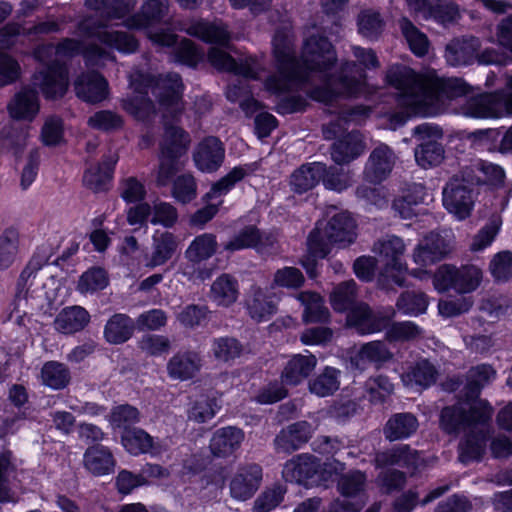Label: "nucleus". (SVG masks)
Returning a JSON list of instances; mask_svg holds the SVG:
<instances>
[{
    "label": "nucleus",
    "mask_w": 512,
    "mask_h": 512,
    "mask_svg": "<svg viewBox=\"0 0 512 512\" xmlns=\"http://www.w3.org/2000/svg\"><path fill=\"white\" fill-rule=\"evenodd\" d=\"M481 48V42L477 37H462L452 40L445 51V58L452 66L472 64Z\"/></svg>",
    "instance_id": "a878e982"
},
{
    "label": "nucleus",
    "mask_w": 512,
    "mask_h": 512,
    "mask_svg": "<svg viewBox=\"0 0 512 512\" xmlns=\"http://www.w3.org/2000/svg\"><path fill=\"white\" fill-rule=\"evenodd\" d=\"M130 89L135 95L130 97V114L139 120H147L155 114L154 102L149 98V91L157 98L163 110L165 132L160 144L157 185H169L179 171V158L187 151L190 143L189 134L182 128L169 124L167 118L177 120L184 110V85L178 73L169 72L153 77L137 72L130 75Z\"/></svg>",
    "instance_id": "7ed1b4c3"
},
{
    "label": "nucleus",
    "mask_w": 512,
    "mask_h": 512,
    "mask_svg": "<svg viewBox=\"0 0 512 512\" xmlns=\"http://www.w3.org/2000/svg\"><path fill=\"white\" fill-rule=\"evenodd\" d=\"M325 173V164L320 162L301 165L290 176L291 189L298 194L313 189Z\"/></svg>",
    "instance_id": "2f4dec72"
},
{
    "label": "nucleus",
    "mask_w": 512,
    "mask_h": 512,
    "mask_svg": "<svg viewBox=\"0 0 512 512\" xmlns=\"http://www.w3.org/2000/svg\"><path fill=\"white\" fill-rule=\"evenodd\" d=\"M393 358V353L387 345L381 341H372L364 344L357 355L351 360L352 365L361 370L363 364L369 362L375 365L377 369L381 368L386 362Z\"/></svg>",
    "instance_id": "c9c22d12"
},
{
    "label": "nucleus",
    "mask_w": 512,
    "mask_h": 512,
    "mask_svg": "<svg viewBox=\"0 0 512 512\" xmlns=\"http://www.w3.org/2000/svg\"><path fill=\"white\" fill-rule=\"evenodd\" d=\"M363 146L356 133L351 132L332 144L331 157L336 164H345L357 158Z\"/></svg>",
    "instance_id": "a19ab883"
},
{
    "label": "nucleus",
    "mask_w": 512,
    "mask_h": 512,
    "mask_svg": "<svg viewBox=\"0 0 512 512\" xmlns=\"http://www.w3.org/2000/svg\"><path fill=\"white\" fill-rule=\"evenodd\" d=\"M18 228L7 227L0 235V269H8L15 261L19 249Z\"/></svg>",
    "instance_id": "864d4df0"
},
{
    "label": "nucleus",
    "mask_w": 512,
    "mask_h": 512,
    "mask_svg": "<svg viewBox=\"0 0 512 512\" xmlns=\"http://www.w3.org/2000/svg\"><path fill=\"white\" fill-rule=\"evenodd\" d=\"M85 6L95 11L96 20L109 23L114 19H122V24L128 27V0H85Z\"/></svg>",
    "instance_id": "f704fd0d"
},
{
    "label": "nucleus",
    "mask_w": 512,
    "mask_h": 512,
    "mask_svg": "<svg viewBox=\"0 0 512 512\" xmlns=\"http://www.w3.org/2000/svg\"><path fill=\"white\" fill-rule=\"evenodd\" d=\"M320 468L318 459L312 455L301 454L289 460L284 465L282 474L286 481L298 484L315 482V476Z\"/></svg>",
    "instance_id": "412c9836"
},
{
    "label": "nucleus",
    "mask_w": 512,
    "mask_h": 512,
    "mask_svg": "<svg viewBox=\"0 0 512 512\" xmlns=\"http://www.w3.org/2000/svg\"><path fill=\"white\" fill-rule=\"evenodd\" d=\"M104 337L110 344H122L128 341V316L113 315L104 327Z\"/></svg>",
    "instance_id": "e2e57ef3"
},
{
    "label": "nucleus",
    "mask_w": 512,
    "mask_h": 512,
    "mask_svg": "<svg viewBox=\"0 0 512 512\" xmlns=\"http://www.w3.org/2000/svg\"><path fill=\"white\" fill-rule=\"evenodd\" d=\"M211 351L217 361L227 363L240 357L243 346L236 338L219 337L213 339Z\"/></svg>",
    "instance_id": "4d7b16f0"
},
{
    "label": "nucleus",
    "mask_w": 512,
    "mask_h": 512,
    "mask_svg": "<svg viewBox=\"0 0 512 512\" xmlns=\"http://www.w3.org/2000/svg\"><path fill=\"white\" fill-rule=\"evenodd\" d=\"M147 219H150L153 224L172 227L178 219V213L173 205L166 202L156 203L153 212L147 203H140L135 208H130V225L142 224Z\"/></svg>",
    "instance_id": "a211bd4d"
},
{
    "label": "nucleus",
    "mask_w": 512,
    "mask_h": 512,
    "mask_svg": "<svg viewBox=\"0 0 512 512\" xmlns=\"http://www.w3.org/2000/svg\"><path fill=\"white\" fill-rule=\"evenodd\" d=\"M374 464L377 468L399 466L413 475L424 466V459L417 450L407 444H401L377 452Z\"/></svg>",
    "instance_id": "ddd939ff"
},
{
    "label": "nucleus",
    "mask_w": 512,
    "mask_h": 512,
    "mask_svg": "<svg viewBox=\"0 0 512 512\" xmlns=\"http://www.w3.org/2000/svg\"><path fill=\"white\" fill-rule=\"evenodd\" d=\"M358 32L367 39H377L382 33L384 21L381 15L373 10H363L357 18Z\"/></svg>",
    "instance_id": "bf43d9fd"
},
{
    "label": "nucleus",
    "mask_w": 512,
    "mask_h": 512,
    "mask_svg": "<svg viewBox=\"0 0 512 512\" xmlns=\"http://www.w3.org/2000/svg\"><path fill=\"white\" fill-rule=\"evenodd\" d=\"M202 366L201 357L194 351L175 354L167 363V371L171 378L188 380L193 378Z\"/></svg>",
    "instance_id": "c756f323"
},
{
    "label": "nucleus",
    "mask_w": 512,
    "mask_h": 512,
    "mask_svg": "<svg viewBox=\"0 0 512 512\" xmlns=\"http://www.w3.org/2000/svg\"><path fill=\"white\" fill-rule=\"evenodd\" d=\"M373 251L379 254L386 262V271L390 273L392 281L398 285H404V277L401 272L406 270V263L403 260L405 244L400 237L387 235L374 244Z\"/></svg>",
    "instance_id": "9b49d317"
},
{
    "label": "nucleus",
    "mask_w": 512,
    "mask_h": 512,
    "mask_svg": "<svg viewBox=\"0 0 512 512\" xmlns=\"http://www.w3.org/2000/svg\"><path fill=\"white\" fill-rule=\"evenodd\" d=\"M327 220H319L308 236V248L315 258H325L332 245L346 247L356 238V222L347 211H335Z\"/></svg>",
    "instance_id": "39448f33"
},
{
    "label": "nucleus",
    "mask_w": 512,
    "mask_h": 512,
    "mask_svg": "<svg viewBox=\"0 0 512 512\" xmlns=\"http://www.w3.org/2000/svg\"><path fill=\"white\" fill-rule=\"evenodd\" d=\"M396 156L386 144H380L370 154L365 167L366 178L374 183H380L391 173Z\"/></svg>",
    "instance_id": "5701e85b"
},
{
    "label": "nucleus",
    "mask_w": 512,
    "mask_h": 512,
    "mask_svg": "<svg viewBox=\"0 0 512 512\" xmlns=\"http://www.w3.org/2000/svg\"><path fill=\"white\" fill-rule=\"evenodd\" d=\"M398 25L411 51L417 56H424L428 52L429 47L427 36L407 17L399 19Z\"/></svg>",
    "instance_id": "5fc2aeb1"
},
{
    "label": "nucleus",
    "mask_w": 512,
    "mask_h": 512,
    "mask_svg": "<svg viewBox=\"0 0 512 512\" xmlns=\"http://www.w3.org/2000/svg\"><path fill=\"white\" fill-rule=\"evenodd\" d=\"M386 80L399 91L398 105L404 109L391 116L394 127L403 125L412 115H437L448 102L458 99L464 116L499 118L512 114V79L509 93H483L470 97H467L468 86L461 79L422 77L405 65L391 66Z\"/></svg>",
    "instance_id": "f03ea898"
},
{
    "label": "nucleus",
    "mask_w": 512,
    "mask_h": 512,
    "mask_svg": "<svg viewBox=\"0 0 512 512\" xmlns=\"http://www.w3.org/2000/svg\"><path fill=\"white\" fill-rule=\"evenodd\" d=\"M312 430V425L307 421H298L287 426L274 439L276 451L289 454L298 450L308 442Z\"/></svg>",
    "instance_id": "4be33fe9"
},
{
    "label": "nucleus",
    "mask_w": 512,
    "mask_h": 512,
    "mask_svg": "<svg viewBox=\"0 0 512 512\" xmlns=\"http://www.w3.org/2000/svg\"><path fill=\"white\" fill-rule=\"evenodd\" d=\"M477 195V187L467 179L461 169L449 179L443 188V206L458 220H465L472 213Z\"/></svg>",
    "instance_id": "0eeeda50"
},
{
    "label": "nucleus",
    "mask_w": 512,
    "mask_h": 512,
    "mask_svg": "<svg viewBox=\"0 0 512 512\" xmlns=\"http://www.w3.org/2000/svg\"><path fill=\"white\" fill-rule=\"evenodd\" d=\"M419 427L417 417L410 412L395 413L389 417L383 427V435L389 442L410 438Z\"/></svg>",
    "instance_id": "bb28decb"
},
{
    "label": "nucleus",
    "mask_w": 512,
    "mask_h": 512,
    "mask_svg": "<svg viewBox=\"0 0 512 512\" xmlns=\"http://www.w3.org/2000/svg\"><path fill=\"white\" fill-rule=\"evenodd\" d=\"M331 114H336L337 118L332 120L322 128L323 136L325 139H335L345 136L347 130L346 125L349 122H358L363 117L368 116L370 109L364 106H337L335 109H329Z\"/></svg>",
    "instance_id": "aec40b11"
},
{
    "label": "nucleus",
    "mask_w": 512,
    "mask_h": 512,
    "mask_svg": "<svg viewBox=\"0 0 512 512\" xmlns=\"http://www.w3.org/2000/svg\"><path fill=\"white\" fill-rule=\"evenodd\" d=\"M244 432L233 426L218 429L210 440V449L214 456L228 457L241 446Z\"/></svg>",
    "instance_id": "c85d7f7f"
},
{
    "label": "nucleus",
    "mask_w": 512,
    "mask_h": 512,
    "mask_svg": "<svg viewBox=\"0 0 512 512\" xmlns=\"http://www.w3.org/2000/svg\"><path fill=\"white\" fill-rule=\"evenodd\" d=\"M85 468L95 476H103L114 470L115 460L111 451L100 444L86 449L83 457Z\"/></svg>",
    "instance_id": "72a5a7b5"
},
{
    "label": "nucleus",
    "mask_w": 512,
    "mask_h": 512,
    "mask_svg": "<svg viewBox=\"0 0 512 512\" xmlns=\"http://www.w3.org/2000/svg\"><path fill=\"white\" fill-rule=\"evenodd\" d=\"M76 96L91 105L105 101L110 95L107 79L97 70L83 73L74 84Z\"/></svg>",
    "instance_id": "f3484780"
},
{
    "label": "nucleus",
    "mask_w": 512,
    "mask_h": 512,
    "mask_svg": "<svg viewBox=\"0 0 512 512\" xmlns=\"http://www.w3.org/2000/svg\"><path fill=\"white\" fill-rule=\"evenodd\" d=\"M108 25L109 23H105L104 20H96L90 15L79 23V28L88 37L97 39L101 44L128 54V32L108 31L106 30Z\"/></svg>",
    "instance_id": "2eb2a0df"
},
{
    "label": "nucleus",
    "mask_w": 512,
    "mask_h": 512,
    "mask_svg": "<svg viewBox=\"0 0 512 512\" xmlns=\"http://www.w3.org/2000/svg\"><path fill=\"white\" fill-rule=\"evenodd\" d=\"M178 247L177 238L170 232L153 237V252L148 266L156 267L165 264L172 258Z\"/></svg>",
    "instance_id": "603ef678"
},
{
    "label": "nucleus",
    "mask_w": 512,
    "mask_h": 512,
    "mask_svg": "<svg viewBox=\"0 0 512 512\" xmlns=\"http://www.w3.org/2000/svg\"><path fill=\"white\" fill-rule=\"evenodd\" d=\"M218 243L212 233H203L194 238L185 251L188 261L200 263L211 258L217 251Z\"/></svg>",
    "instance_id": "8fccbe9b"
},
{
    "label": "nucleus",
    "mask_w": 512,
    "mask_h": 512,
    "mask_svg": "<svg viewBox=\"0 0 512 512\" xmlns=\"http://www.w3.org/2000/svg\"><path fill=\"white\" fill-rule=\"evenodd\" d=\"M365 485L366 475L359 470L342 474L337 482L339 492L345 497L357 496L364 491Z\"/></svg>",
    "instance_id": "0e129e2a"
},
{
    "label": "nucleus",
    "mask_w": 512,
    "mask_h": 512,
    "mask_svg": "<svg viewBox=\"0 0 512 512\" xmlns=\"http://www.w3.org/2000/svg\"><path fill=\"white\" fill-rule=\"evenodd\" d=\"M342 372L331 366L324 367L308 382L309 391L318 397L333 395L340 387Z\"/></svg>",
    "instance_id": "4c0bfd02"
},
{
    "label": "nucleus",
    "mask_w": 512,
    "mask_h": 512,
    "mask_svg": "<svg viewBox=\"0 0 512 512\" xmlns=\"http://www.w3.org/2000/svg\"><path fill=\"white\" fill-rule=\"evenodd\" d=\"M218 409L216 399L201 396L191 402L187 411V417L190 421L205 423L216 415Z\"/></svg>",
    "instance_id": "052dcab7"
},
{
    "label": "nucleus",
    "mask_w": 512,
    "mask_h": 512,
    "mask_svg": "<svg viewBox=\"0 0 512 512\" xmlns=\"http://www.w3.org/2000/svg\"><path fill=\"white\" fill-rule=\"evenodd\" d=\"M438 374V370L434 364L427 359H422L416 362L410 370L403 375V381L407 385L428 388L436 382Z\"/></svg>",
    "instance_id": "3c124183"
},
{
    "label": "nucleus",
    "mask_w": 512,
    "mask_h": 512,
    "mask_svg": "<svg viewBox=\"0 0 512 512\" xmlns=\"http://www.w3.org/2000/svg\"><path fill=\"white\" fill-rule=\"evenodd\" d=\"M316 365L317 358L314 355L296 354L284 366L281 380L286 385L296 386L308 378Z\"/></svg>",
    "instance_id": "cd10ccee"
},
{
    "label": "nucleus",
    "mask_w": 512,
    "mask_h": 512,
    "mask_svg": "<svg viewBox=\"0 0 512 512\" xmlns=\"http://www.w3.org/2000/svg\"><path fill=\"white\" fill-rule=\"evenodd\" d=\"M89 322L90 314L78 305L63 308L54 321L56 329L67 335L82 331Z\"/></svg>",
    "instance_id": "473e14b6"
},
{
    "label": "nucleus",
    "mask_w": 512,
    "mask_h": 512,
    "mask_svg": "<svg viewBox=\"0 0 512 512\" xmlns=\"http://www.w3.org/2000/svg\"><path fill=\"white\" fill-rule=\"evenodd\" d=\"M330 303L337 312L349 311L348 322L363 334L380 331L395 314L393 312L389 317H378L367 304L359 302L354 280L336 285L330 294Z\"/></svg>",
    "instance_id": "423d86ee"
},
{
    "label": "nucleus",
    "mask_w": 512,
    "mask_h": 512,
    "mask_svg": "<svg viewBox=\"0 0 512 512\" xmlns=\"http://www.w3.org/2000/svg\"><path fill=\"white\" fill-rule=\"evenodd\" d=\"M149 39L160 46L174 47L173 57L175 62L195 67L203 57V53L190 39H182L177 43V35L163 29L148 31Z\"/></svg>",
    "instance_id": "f8f14e48"
},
{
    "label": "nucleus",
    "mask_w": 512,
    "mask_h": 512,
    "mask_svg": "<svg viewBox=\"0 0 512 512\" xmlns=\"http://www.w3.org/2000/svg\"><path fill=\"white\" fill-rule=\"evenodd\" d=\"M42 383L52 390H63L71 382V372L67 365L59 361H47L41 368Z\"/></svg>",
    "instance_id": "a18cd8bd"
},
{
    "label": "nucleus",
    "mask_w": 512,
    "mask_h": 512,
    "mask_svg": "<svg viewBox=\"0 0 512 512\" xmlns=\"http://www.w3.org/2000/svg\"><path fill=\"white\" fill-rule=\"evenodd\" d=\"M412 135L420 143L415 148V160L422 168L439 165L444 159V147L437 141L442 137V130L429 123H423L413 129Z\"/></svg>",
    "instance_id": "1a4fd4ad"
},
{
    "label": "nucleus",
    "mask_w": 512,
    "mask_h": 512,
    "mask_svg": "<svg viewBox=\"0 0 512 512\" xmlns=\"http://www.w3.org/2000/svg\"><path fill=\"white\" fill-rule=\"evenodd\" d=\"M304 306L303 320L306 323H327L330 312L324 305L322 297L315 292H301L297 296Z\"/></svg>",
    "instance_id": "58836bf2"
},
{
    "label": "nucleus",
    "mask_w": 512,
    "mask_h": 512,
    "mask_svg": "<svg viewBox=\"0 0 512 512\" xmlns=\"http://www.w3.org/2000/svg\"><path fill=\"white\" fill-rule=\"evenodd\" d=\"M489 270L496 281H508L512 277V252L501 251L494 255Z\"/></svg>",
    "instance_id": "774afa93"
},
{
    "label": "nucleus",
    "mask_w": 512,
    "mask_h": 512,
    "mask_svg": "<svg viewBox=\"0 0 512 512\" xmlns=\"http://www.w3.org/2000/svg\"><path fill=\"white\" fill-rule=\"evenodd\" d=\"M246 307L250 317L257 322L268 321L277 312L274 298L259 288L247 299Z\"/></svg>",
    "instance_id": "79ce46f5"
},
{
    "label": "nucleus",
    "mask_w": 512,
    "mask_h": 512,
    "mask_svg": "<svg viewBox=\"0 0 512 512\" xmlns=\"http://www.w3.org/2000/svg\"><path fill=\"white\" fill-rule=\"evenodd\" d=\"M492 415V406L484 400H479L469 407L453 405L442 409L441 428L448 434L465 433V439L459 444V460L462 463L468 464L481 459Z\"/></svg>",
    "instance_id": "20e7f679"
},
{
    "label": "nucleus",
    "mask_w": 512,
    "mask_h": 512,
    "mask_svg": "<svg viewBox=\"0 0 512 512\" xmlns=\"http://www.w3.org/2000/svg\"><path fill=\"white\" fill-rule=\"evenodd\" d=\"M164 451L161 441L154 439L141 428H130V455L159 456Z\"/></svg>",
    "instance_id": "de8ad7c7"
},
{
    "label": "nucleus",
    "mask_w": 512,
    "mask_h": 512,
    "mask_svg": "<svg viewBox=\"0 0 512 512\" xmlns=\"http://www.w3.org/2000/svg\"><path fill=\"white\" fill-rule=\"evenodd\" d=\"M39 89L47 101L62 99L69 88V69L59 60L49 62L39 72Z\"/></svg>",
    "instance_id": "9d476101"
},
{
    "label": "nucleus",
    "mask_w": 512,
    "mask_h": 512,
    "mask_svg": "<svg viewBox=\"0 0 512 512\" xmlns=\"http://www.w3.org/2000/svg\"><path fill=\"white\" fill-rule=\"evenodd\" d=\"M41 142L47 147H56L64 141L63 121L59 117H50L47 119L40 134Z\"/></svg>",
    "instance_id": "338daca9"
},
{
    "label": "nucleus",
    "mask_w": 512,
    "mask_h": 512,
    "mask_svg": "<svg viewBox=\"0 0 512 512\" xmlns=\"http://www.w3.org/2000/svg\"><path fill=\"white\" fill-rule=\"evenodd\" d=\"M429 301L421 291H404L396 301L398 311L408 316H418L426 312Z\"/></svg>",
    "instance_id": "6e6d98bb"
},
{
    "label": "nucleus",
    "mask_w": 512,
    "mask_h": 512,
    "mask_svg": "<svg viewBox=\"0 0 512 512\" xmlns=\"http://www.w3.org/2000/svg\"><path fill=\"white\" fill-rule=\"evenodd\" d=\"M124 124L123 118L112 110H99L87 119L89 128L105 133L117 131Z\"/></svg>",
    "instance_id": "13d9d810"
},
{
    "label": "nucleus",
    "mask_w": 512,
    "mask_h": 512,
    "mask_svg": "<svg viewBox=\"0 0 512 512\" xmlns=\"http://www.w3.org/2000/svg\"><path fill=\"white\" fill-rule=\"evenodd\" d=\"M208 60L218 70L231 72L245 79H258L260 65L253 57H246L238 62L222 49L212 47L208 51Z\"/></svg>",
    "instance_id": "dca6fc26"
},
{
    "label": "nucleus",
    "mask_w": 512,
    "mask_h": 512,
    "mask_svg": "<svg viewBox=\"0 0 512 512\" xmlns=\"http://www.w3.org/2000/svg\"><path fill=\"white\" fill-rule=\"evenodd\" d=\"M452 249V239L448 231L429 233L415 248L414 262L420 266H428L442 260Z\"/></svg>",
    "instance_id": "4468645a"
},
{
    "label": "nucleus",
    "mask_w": 512,
    "mask_h": 512,
    "mask_svg": "<svg viewBox=\"0 0 512 512\" xmlns=\"http://www.w3.org/2000/svg\"><path fill=\"white\" fill-rule=\"evenodd\" d=\"M9 115L15 120L32 121L40 110L36 89L26 86L18 91L7 106Z\"/></svg>",
    "instance_id": "b1692460"
},
{
    "label": "nucleus",
    "mask_w": 512,
    "mask_h": 512,
    "mask_svg": "<svg viewBox=\"0 0 512 512\" xmlns=\"http://www.w3.org/2000/svg\"><path fill=\"white\" fill-rule=\"evenodd\" d=\"M167 12V0H148L143 4L140 14L130 16V28H149L153 24L160 22Z\"/></svg>",
    "instance_id": "37998d69"
},
{
    "label": "nucleus",
    "mask_w": 512,
    "mask_h": 512,
    "mask_svg": "<svg viewBox=\"0 0 512 512\" xmlns=\"http://www.w3.org/2000/svg\"><path fill=\"white\" fill-rule=\"evenodd\" d=\"M187 34L197 37L207 43L225 45L229 42L230 34L222 23H210L199 21L192 23L187 29Z\"/></svg>",
    "instance_id": "ea45409f"
},
{
    "label": "nucleus",
    "mask_w": 512,
    "mask_h": 512,
    "mask_svg": "<svg viewBox=\"0 0 512 512\" xmlns=\"http://www.w3.org/2000/svg\"><path fill=\"white\" fill-rule=\"evenodd\" d=\"M239 297V283L230 274H221L211 285L210 298L219 306L228 307Z\"/></svg>",
    "instance_id": "e433bc0d"
},
{
    "label": "nucleus",
    "mask_w": 512,
    "mask_h": 512,
    "mask_svg": "<svg viewBox=\"0 0 512 512\" xmlns=\"http://www.w3.org/2000/svg\"><path fill=\"white\" fill-rule=\"evenodd\" d=\"M114 167L115 162H102L87 168L83 174V185L94 193L106 191L113 177Z\"/></svg>",
    "instance_id": "c03bdc74"
},
{
    "label": "nucleus",
    "mask_w": 512,
    "mask_h": 512,
    "mask_svg": "<svg viewBox=\"0 0 512 512\" xmlns=\"http://www.w3.org/2000/svg\"><path fill=\"white\" fill-rule=\"evenodd\" d=\"M262 468L258 464L240 467L230 482V494L234 499L245 501L251 498L259 488Z\"/></svg>",
    "instance_id": "6ab92c4d"
},
{
    "label": "nucleus",
    "mask_w": 512,
    "mask_h": 512,
    "mask_svg": "<svg viewBox=\"0 0 512 512\" xmlns=\"http://www.w3.org/2000/svg\"><path fill=\"white\" fill-rule=\"evenodd\" d=\"M460 19V9L453 0H433L423 20H434L447 27Z\"/></svg>",
    "instance_id": "49530a36"
},
{
    "label": "nucleus",
    "mask_w": 512,
    "mask_h": 512,
    "mask_svg": "<svg viewBox=\"0 0 512 512\" xmlns=\"http://www.w3.org/2000/svg\"><path fill=\"white\" fill-rule=\"evenodd\" d=\"M273 51L278 63V74L265 81L268 91L280 94L291 85H323L312 88L309 96L333 107L339 97H356L364 91L365 73L355 62H344L336 74H331L337 57L330 41L323 36H310L304 42L302 54L297 58L286 34L277 31L273 38Z\"/></svg>",
    "instance_id": "f257e3e1"
},
{
    "label": "nucleus",
    "mask_w": 512,
    "mask_h": 512,
    "mask_svg": "<svg viewBox=\"0 0 512 512\" xmlns=\"http://www.w3.org/2000/svg\"><path fill=\"white\" fill-rule=\"evenodd\" d=\"M172 196L183 204L189 203L197 196V184L191 174H182L173 180Z\"/></svg>",
    "instance_id": "69168bd1"
},
{
    "label": "nucleus",
    "mask_w": 512,
    "mask_h": 512,
    "mask_svg": "<svg viewBox=\"0 0 512 512\" xmlns=\"http://www.w3.org/2000/svg\"><path fill=\"white\" fill-rule=\"evenodd\" d=\"M495 375L496 372L490 365L481 364L472 367L467 373V383L465 386V396L467 399H476L481 390L495 378Z\"/></svg>",
    "instance_id": "09e8293b"
},
{
    "label": "nucleus",
    "mask_w": 512,
    "mask_h": 512,
    "mask_svg": "<svg viewBox=\"0 0 512 512\" xmlns=\"http://www.w3.org/2000/svg\"><path fill=\"white\" fill-rule=\"evenodd\" d=\"M109 284L107 271L99 266H93L85 271L79 279V289L82 292H97L104 290Z\"/></svg>",
    "instance_id": "680f3d73"
},
{
    "label": "nucleus",
    "mask_w": 512,
    "mask_h": 512,
    "mask_svg": "<svg viewBox=\"0 0 512 512\" xmlns=\"http://www.w3.org/2000/svg\"><path fill=\"white\" fill-rule=\"evenodd\" d=\"M482 280V271L475 265L456 267L441 265L433 276V285L438 292L455 290L458 293H470L478 288Z\"/></svg>",
    "instance_id": "6e6552de"
},
{
    "label": "nucleus",
    "mask_w": 512,
    "mask_h": 512,
    "mask_svg": "<svg viewBox=\"0 0 512 512\" xmlns=\"http://www.w3.org/2000/svg\"><path fill=\"white\" fill-rule=\"evenodd\" d=\"M467 179L476 187L484 184H500L504 179V170L493 163L477 160L462 168Z\"/></svg>",
    "instance_id": "7c9ffc66"
},
{
    "label": "nucleus",
    "mask_w": 512,
    "mask_h": 512,
    "mask_svg": "<svg viewBox=\"0 0 512 512\" xmlns=\"http://www.w3.org/2000/svg\"><path fill=\"white\" fill-rule=\"evenodd\" d=\"M225 149L222 142L213 136L201 141L194 153V162L203 172L216 171L223 163Z\"/></svg>",
    "instance_id": "393cba45"
}]
</instances>
